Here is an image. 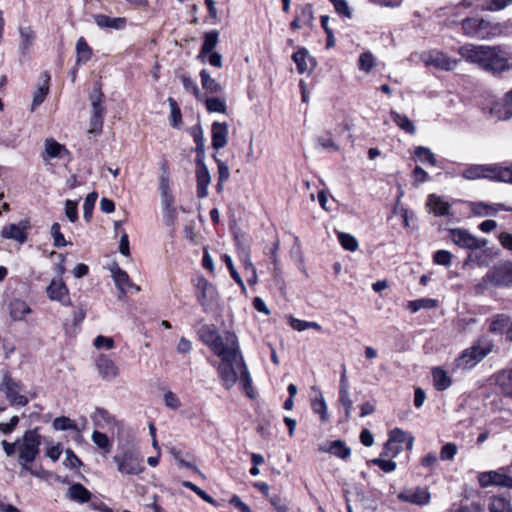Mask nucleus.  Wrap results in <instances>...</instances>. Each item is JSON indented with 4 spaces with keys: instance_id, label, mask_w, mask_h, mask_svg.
Wrapping results in <instances>:
<instances>
[{
    "instance_id": "nucleus-1",
    "label": "nucleus",
    "mask_w": 512,
    "mask_h": 512,
    "mask_svg": "<svg viewBox=\"0 0 512 512\" xmlns=\"http://www.w3.org/2000/svg\"><path fill=\"white\" fill-rule=\"evenodd\" d=\"M200 339L221 359L218 374L222 385L231 389L239 380L244 391L252 397V379L242 357L235 333L219 334L214 325H205L199 331Z\"/></svg>"
},
{
    "instance_id": "nucleus-2",
    "label": "nucleus",
    "mask_w": 512,
    "mask_h": 512,
    "mask_svg": "<svg viewBox=\"0 0 512 512\" xmlns=\"http://www.w3.org/2000/svg\"><path fill=\"white\" fill-rule=\"evenodd\" d=\"M113 461L117 466L118 472L122 475H139L145 470L143 458L140 452L132 447L124 449L115 454Z\"/></svg>"
},
{
    "instance_id": "nucleus-3",
    "label": "nucleus",
    "mask_w": 512,
    "mask_h": 512,
    "mask_svg": "<svg viewBox=\"0 0 512 512\" xmlns=\"http://www.w3.org/2000/svg\"><path fill=\"white\" fill-rule=\"evenodd\" d=\"M481 285L488 287H509L512 285V261H506L490 269L482 278Z\"/></svg>"
},
{
    "instance_id": "nucleus-4",
    "label": "nucleus",
    "mask_w": 512,
    "mask_h": 512,
    "mask_svg": "<svg viewBox=\"0 0 512 512\" xmlns=\"http://www.w3.org/2000/svg\"><path fill=\"white\" fill-rule=\"evenodd\" d=\"M41 437L37 430L26 431L21 438L17 439L18 460L33 462L39 454Z\"/></svg>"
},
{
    "instance_id": "nucleus-5",
    "label": "nucleus",
    "mask_w": 512,
    "mask_h": 512,
    "mask_svg": "<svg viewBox=\"0 0 512 512\" xmlns=\"http://www.w3.org/2000/svg\"><path fill=\"white\" fill-rule=\"evenodd\" d=\"M491 351L492 344L487 340H480L471 348L463 351L461 356L457 359V367L462 369L472 368Z\"/></svg>"
},
{
    "instance_id": "nucleus-6",
    "label": "nucleus",
    "mask_w": 512,
    "mask_h": 512,
    "mask_svg": "<svg viewBox=\"0 0 512 512\" xmlns=\"http://www.w3.org/2000/svg\"><path fill=\"white\" fill-rule=\"evenodd\" d=\"M512 69V53L501 47L489 46L485 70L503 72Z\"/></svg>"
},
{
    "instance_id": "nucleus-7",
    "label": "nucleus",
    "mask_w": 512,
    "mask_h": 512,
    "mask_svg": "<svg viewBox=\"0 0 512 512\" xmlns=\"http://www.w3.org/2000/svg\"><path fill=\"white\" fill-rule=\"evenodd\" d=\"M0 391L5 394L11 405L26 406L29 403L23 386L8 376H5L0 384Z\"/></svg>"
},
{
    "instance_id": "nucleus-8",
    "label": "nucleus",
    "mask_w": 512,
    "mask_h": 512,
    "mask_svg": "<svg viewBox=\"0 0 512 512\" xmlns=\"http://www.w3.org/2000/svg\"><path fill=\"white\" fill-rule=\"evenodd\" d=\"M449 239L457 246L469 250L481 249L487 244L485 239H480L469 231L461 228L450 229Z\"/></svg>"
},
{
    "instance_id": "nucleus-9",
    "label": "nucleus",
    "mask_w": 512,
    "mask_h": 512,
    "mask_svg": "<svg viewBox=\"0 0 512 512\" xmlns=\"http://www.w3.org/2000/svg\"><path fill=\"white\" fill-rule=\"evenodd\" d=\"M420 58L425 65H431L437 69L445 71L455 69L459 62L457 59L452 58L439 50H430L423 52Z\"/></svg>"
},
{
    "instance_id": "nucleus-10",
    "label": "nucleus",
    "mask_w": 512,
    "mask_h": 512,
    "mask_svg": "<svg viewBox=\"0 0 512 512\" xmlns=\"http://www.w3.org/2000/svg\"><path fill=\"white\" fill-rule=\"evenodd\" d=\"M500 166L473 164L467 166L461 176L467 180L492 179L499 181Z\"/></svg>"
},
{
    "instance_id": "nucleus-11",
    "label": "nucleus",
    "mask_w": 512,
    "mask_h": 512,
    "mask_svg": "<svg viewBox=\"0 0 512 512\" xmlns=\"http://www.w3.org/2000/svg\"><path fill=\"white\" fill-rule=\"evenodd\" d=\"M488 51L489 46H477L473 44H465L458 49V53L463 59L470 63L477 64L483 69H485L487 63Z\"/></svg>"
},
{
    "instance_id": "nucleus-12",
    "label": "nucleus",
    "mask_w": 512,
    "mask_h": 512,
    "mask_svg": "<svg viewBox=\"0 0 512 512\" xmlns=\"http://www.w3.org/2000/svg\"><path fill=\"white\" fill-rule=\"evenodd\" d=\"M478 482L484 488L495 485L512 489V477L508 476L502 469L480 473Z\"/></svg>"
},
{
    "instance_id": "nucleus-13",
    "label": "nucleus",
    "mask_w": 512,
    "mask_h": 512,
    "mask_svg": "<svg viewBox=\"0 0 512 512\" xmlns=\"http://www.w3.org/2000/svg\"><path fill=\"white\" fill-rule=\"evenodd\" d=\"M46 293L51 301L59 302L63 306L71 305L69 289L62 278L52 279L46 288Z\"/></svg>"
},
{
    "instance_id": "nucleus-14",
    "label": "nucleus",
    "mask_w": 512,
    "mask_h": 512,
    "mask_svg": "<svg viewBox=\"0 0 512 512\" xmlns=\"http://www.w3.org/2000/svg\"><path fill=\"white\" fill-rule=\"evenodd\" d=\"M397 498L402 502H408L418 506H425L430 503L431 494L427 488L413 487L402 490Z\"/></svg>"
},
{
    "instance_id": "nucleus-15",
    "label": "nucleus",
    "mask_w": 512,
    "mask_h": 512,
    "mask_svg": "<svg viewBox=\"0 0 512 512\" xmlns=\"http://www.w3.org/2000/svg\"><path fill=\"white\" fill-rule=\"evenodd\" d=\"M196 181L198 198H206L209 194L208 187L211 183V175L204 163L203 156L196 160Z\"/></svg>"
},
{
    "instance_id": "nucleus-16",
    "label": "nucleus",
    "mask_w": 512,
    "mask_h": 512,
    "mask_svg": "<svg viewBox=\"0 0 512 512\" xmlns=\"http://www.w3.org/2000/svg\"><path fill=\"white\" fill-rule=\"evenodd\" d=\"M217 296L215 287L204 278H200L196 285V297L200 305L206 309Z\"/></svg>"
},
{
    "instance_id": "nucleus-17",
    "label": "nucleus",
    "mask_w": 512,
    "mask_h": 512,
    "mask_svg": "<svg viewBox=\"0 0 512 512\" xmlns=\"http://www.w3.org/2000/svg\"><path fill=\"white\" fill-rule=\"evenodd\" d=\"M470 208L472 213L478 217H492L500 211H512L511 206H506L502 203L472 202Z\"/></svg>"
},
{
    "instance_id": "nucleus-18",
    "label": "nucleus",
    "mask_w": 512,
    "mask_h": 512,
    "mask_svg": "<svg viewBox=\"0 0 512 512\" xmlns=\"http://www.w3.org/2000/svg\"><path fill=\"white\" fill-rule=\"evenodd\" d=\"M96 368L102 379L111 381L117 377L119 368L115 362L105 355H100L96 360Z\"/></svg>"
},
{
    "instance_id": "nucleus-19",
    "label": "nucleus",
    "mask_w": 512,
    "mask_h": 512,
    "mask_svg": "<svg viewBox=\"0 0 512 512\" xmlns=\"http://www.w3.org/2000/svg\"><path fill=\"white\" fill-rule=\"evenodd\" d=\"M229 127L225 122H214L211 126L212 147L215 150L224 148L228 142Z\"/></svg>"
},
{
    "instance_id": "nucleus-20",
    "label": "nucleus",
    "mask_w": 512,
    "mask_h": 512,
    "mask_svg": "<svg viewBox=\"0 0 512 512\" xmlns=\"http://www.w3.org/2000/svg\"><path fill=\"white\" fill-rule=\"evenodd\" d=\"M28 227L27 221H22L19 224H10L3 227L1 235L5 239H13L22 244L27 240L25 230L28 229Z\"/></svg>"
},
{
    "instance_id": "nucleus-21",
    "label": "nucleus",
    "mask_w": 512,
    "mask_h": 512,
    "mask_svg": "<svg viewBox=\"0 0 512 512\" xmlns=\"http://www.w3.org/2000/svg\"><path fill=\"white\" fill-rule=\"evenodd\" d=\"M505 28V23L491 22L485 19H481L478 38L491 39L494 37L501 36L505 33Z\"/></svg>"
},
{
    "instance_id": "nucleus-22",
    "label": "nucleus",
    "mask_w": 512,
    "mask_h": 512,
    "mask_svg": "<svg viewBox=\"0 0 512 512\" xmlns=\"http://www.w3.org/2000/svg\"><path fill=\"white\" fill-rule=\"evenodd\" d=\"M300 74L311 72L315 68V61L305 48H299L292 56Z\"/></svg>"
},
{
    "instance_id": "nucleus-23",
    "label": "nucleus",
    "mask_w": 512,
    "mask_h": 512,
    "mask_svg": "<svg viewBox=\"0 0 512 512\" xmlns=\"http://www.w3.org/2000/svg\"><path fill=\"white\" fill-rule=\"evenodd\" d=\"M491 113L499 120L505 121L512 118V91L505 95L502 102L492 106Z\"/></svg>"
},
{
    "instance_id": "nucleus-24",
    "label": "nucleus",
    "mask_w": 512,
    "mask_h": 512,
    "mask_svg": "<svg viewBox=\"0 0 512 512\" xmlns=\"http://www.w3.org/2000/svg\"><path fill=\"white\" fill-rule=\"evenodd\" d=\"M320 452L330 453L334 456L347 459L350 457L351 449L341 440H335L319 446Z\"/></svg>"
},
{
    "instance_id": "nucleus-25",
    "label": "nucleus",
    "mask_w": 512,
    "mask_h": 512,
    "mask_svg": "<svg viewBox=\"0 0 512 512\" xmlns=\"http://www.w3.org/2000/svg\"><path fill=\"white\" fill-rule=\"evenodd\" d=\"M312 391L314 392L313 397L311 398V407L314 413L320 416V419L323 422H327L329 420V414L327 411V404L324 399L323 393L317 387H312Z\"/></svg>"
},
{
    "instance_id": "nucleus-26",
    "label": "nucleus",
    "mask_w": 512,
    "mask_h": 512,
    "mask_svg": "<svg viewBox=\"0 0 512 512\" xmlns=\"http://www.w3.org/2000/svg\"><path fill=\"white\" fill-rule=\"evenodd\" d=\"M111 273L115 284L121 293H126L130 288H134L136 291L140 290L138 286L131 282L128 274L118 266L113 267L111 269Z\"/></svg>"
},
{
    "instance_id": "nucleus-27",
    "label": "nucleus",
    "mask_w": 512,
    "mask_h": 512,
    "mask_svg": "<svg viewBox=\"0 0 512 512\" xmlns=\"http://www.w3.org/2000/svg\"><path fill=\"white\" fill-rule=\"evenodd\" d=\"M95 426L102 429H113L117 425L115 418L105 409L97 408L92 414Z\"/></svg>"
},
{
    "instance_id": "nucleus-28",
    "label": "nucleus",
    "mask_w": 512,
    "mask_h": 512,
    "mask_svg": "<svg viewBox=\"0 0 512 512\" xmlns=\"http://www.w3.org/2000/svg\"><path fill=\"white\" fill-rule=\"evenodd\" d=\"M41 81L42 83L36 88V90L33 93L31 111H34L39 105H41L48 94L50 76L47 72L42 73Z\"/></svg>"
},
{
    "instance_id": "nucleus-29",
    "label": "nucleus",
    "mask_w": 512,
    "mask_h": 512,
    "mask_svg": "<svg viewBox=\"0 0 512 512\" xmlns=\"http://www.w3.org/2000/svg\"><path fill=\"white\" fill-rule=\"evenodd\" d=\"M427 206L436 216H445L449 214L450 204L441 197L430 194L427 200Z\"/></svg>"
},
{
    "instance_id": "nucleus-30",
    "label": "nucleus",
    "mask_w": 512,
    "mask_h": 512,
    "mask_svg": "<svg viewBox=\"0 0 512 512\" xmlns=\"http://www.w3.org/2000/svg\"><path fill=\"white\" fill-rule=\"evenodd\" d=\"M95 23L101 28H111L115 30H122L126 26V19L123 17H108L103 14H98L94 16Z\"/></svg>"
},
{
    "instance_id": "nucleus-31",
    "label": "nucleus",
    "mask_w": 512,
    "mask_h": 512,
    "mask_svg": "<svg viewBox=\"0 0 512 512\" xmlns=\"http://www.w3.org/2000/svg\"><path fill=\"white\" fill-rule=\"evenodd\" d=\"M218 39H219L218 31L212 30V31L206 32L204 34V40H203V44L200 49L198 58L201 59L202 61H204L209 53L214 52L213 50L218 43Z\"/></svg>"
},
{
    "instance_id": "nucleus-32",
    "label": "nucleus",
    "mask_w": 512,
    "mask_h": 512,
    "mask_svg": "<svg viewBox=\"0 0 512 512\" xmlns=\"http://www.w3.org/2000/svg\"><path fill=\"white\" fill-rule=\"evenodd\" d=\"M67 497L78 503H86L91 499V493L80 483H74L68 488Z\"/></svg>"
},
{
    "instance_id": "nucleus-33",
    "label": "nucleus",
    "mask_w": 512,
    "mask_h": 512,
    "mask_svg": "<svg viewBox=\"0 0 512 512\" xmlns=\"http://www.w3.org/2000/svg\"><path fill=\"white\" fill-rule=\"evenodd\" d=\"M10 316L15 321H22L32 312L30 306L23 300L16 299L9 305Z\"/></svg>"
},
{
    "instance_id": "nucleus-34",
    "label": "nucleus",
    "mask_w": 512,
    "mask_h": 512,
    "mask_svg": "<svg viewBox=\"0 0 512 512\" xmlns=\"http://www.w3.org/2000/svg\"><path fill=\"white\" fill-rule=\"evenodd\" d=\"M389 439H393L394 443L398 445H403V448L405 447L407 450L413 449L414 437L400 428L391 430L389 433Z\"/></svg>"
},
{
    "instance_id": "nucleus-35",
    "label": "nucleus",
    "mask_w": 512,
    "mask_h": 512,
    "mask_svg": "<svg viewBox=\"0 0 512 512\" xmlns=\"http://www.w3.org/2000/svg\"><path fill=\"white\" fill-rule=\"evenodd\" d=\"M496 384L505 396L512 398V368L501 371L497 375Z\"/></svg>"
},
{
    "instance_id": "nucleus-36",
    "label": "nucleus",
    "mask_w": 512,
    "mask_h": 512,
    "mask_svg": "<svg viewBox=\"0 0 512 512\" xmlns=\"http://www.w3.org/2000/svg\"><path fill=\"white\" fill-rule=\"evenodd\" d=\"M104 95L101 92L99 87H95L91 92L89 99L91 101L92 113L93 116H102L105 115V107L103 105Z\"/></svg>"
},
{
    "instance_id": "nucleus-37",
    "label": "nucleus",
    "mask_w": 512,
    "mask_h": 512,
    "mask_svg": "<svg viewBox=\"0 0 512 512\" xmlns=\"http://www.w3.org/2000/svg\"><path fill=\"white\" fill-rule=\"evenodd\" d=\"M391 119L393 122L403 131L410 135H414L416 133V128L414 123L404 114H400L394 110L390 112Z\"/></svg>"
},
{
    "instance_id": "nucleus-38",
    "label": "nucleus",
    "mask_w": 512,
    "mask_h": 512,
    "mask_svg": "<svg viewBox=\"0 0 512 512\" xmlns=\"http://www.w3.org/2000/svg\"><path fill=\"white\" fill-rule=\"evenodd\" d=\"M433 383L437 390L443 391L449 388L452 384L450 377L447 375V372L443 370L441 367H435L432 370Z\"/></svg>"
},
{
    "instance_id": "nucleus-39",
    "label": "nucleus",
    "mask_w": 512,
    "mask_h": 512,
    "mask_svg": "<svg viewBox=\"0 0 512 512\" xmlns=\"http://www.w3.org/2000/svg\"><path fill=\"white\" fill-rule=\"evenodd\" d=\"M200 78L201 85L206 92L211 94H218L222 92L223 89L220 83L216 79L212 78L206 69H203L200 72Z\"/></svg>"
},
{
    "instance_id": "nucleus-40",
    "label": "nucleus",
    "mask_w": 512,
    "mask_h": 512,
    "mask_svg": "<svg viewBox=\"0 0 512 512\" xmlns=\"http://www.w3.org/2000/svg\"><path fill=\"white\" fill-rule=\"evenodd\" d=\"M489 512H512V503L502 496H493L489 500Z\"/></svg>"
},
{
    "instance_id": "nucleus-41",
    "label": "nucleus",
    "mask_w": 512,
    "mask_h": 512,
    "mask_svg": "<svg viewBox=\"0 0 512 512\" xmlns=\"http://www.w3.org/2000/svg\"><path fill=\"white\" fill-rule=\"evenodd\" d=\"M510 319L507 315L498 314L491 318L489 330L491 332H499L502 333L504 331L507 332L508 327L510 326Z\"/></svg>"
},
{
    "instance_id": "nucleus-42",
    "label": "nucleus",
    "mask_w": 512,
    "mask_h": 512,
    "mask_svg": "<svg viewBox=\"0 0 512 512\" xmlns=\"http://www.w3.org/2000/svg\"><path fill=\"white\" fill-rule=\"evenodd\" d=\"M481 18H466L461 22L462 31L466 36L478 38Z\"/></svg>"
},
{
    "instance_id": "nucleus-43",
    "label": "nucleus",
    "mask_w": 512,
    "mask_h": 512,
    "mask_svg": "<svg viewBox=\"0 0 512 512\" xmlns=\"http://www.w3.org/2000/svg\"><path fill=\"white\" fill-rule=\"evenodd\" d=\"M45 150L43 159L47 160L48 158H55L60 156L62 151H65V147L54 139H47L44 144Z\"/></svg>"
},
{
    "instance_id": "nucleus-44",
    "label": "nucleus",
    "mask_w": 512,
    "mask_h": 512,
    "mask_svg": "<svg viewBox=\"0 0 512 512\" xmlns=\"http://www.w3.org/2000/svg\"><path fill=\"white\" fill-rule=\"evenodd\" d=\"M77 63H86L92 55L91 48L83 37L79 38L76 43Z\"/></svg>"
},
{
    "instance_id": "nucleus-45",
    "label": "nucleus",
    "mask_w": 512,
    "mask_h": 512,
    "mask_svg": "<svg viewBox=\"0 0 512 512\" xmlns=\"http://www.w3.org/2000/svg\"><path fill=\"white\" fill-rule=\"evenodd\" d=\"M437 306V301L432 298H422L418 300H413L408 302V309L415 313L420 309H432Z\"/></svg>"
},
{
    "instance_id": "nucleus-46",
    "label": "nucleus",
    "mask_w": 512,
    "mask_h": 512,
    "mask_svg": "<svg viewBox=\"0 0 512 512\" xmlns=\"http://www.w3.org/2000/svg\"><path fill=\"white\" fill-rule=\"evenodd\" d=\"M205 104L209 112L226 113L227 105L224 99L210 97L205 100Z\"/></svg>"
},
{
    "instance_id": "nucleus-47",
    "label": "nucleus",
    "mask_w": 512,
    "mask_h": 512,
    "mask_svg": "<svg viewBox=\"0 0 512 512\" xmlns=\"http://www.w3.org/2000/svg\"><path fill=\"white\" fill-rule=\"evenodd\" d=\"M237 252H238V258L243 264L245 270L249 271L254 269V265L252 263L249 249L243 246L239 241H237Z\"/></svg>"
},
{
    "instance_id": "nucleus-48",
    "label": "nucleus",
    "mask_w": 512,
    "mask_h": 512,
    "mask_svg": "<svg viewBox=\"0 0 512 512\" xmlns=\"http://www.w3.org/2000/svg\"><path fill=\"white\" fill-rule=\"evenodd\" d=\"M482 508L480 504L472 502V503H453L449 508L448 512H481Z\"/></svg>"
},
{
    "instance_id": "nucleus-49",
    "label": "nucleus",
    "mask_w": 512,
    "mask_h": 512,
    "mask_svg": "<svg viewBox=\"0 0 512 512\" xmlns=\"http://www.w3.org/2000/svg\"><path fill=\"white\" fill-rule=\"evenodd\" d=\"M415 155L420 159L423 163H429L432 166L437 164V160L432 151L424 146H418L415 149Z\"/></svg>"
},
{
    "instance_id": "nucleus-50",
    "label": "nucleus",
    "mask_w": 512,
    "mask_h": 512,
    "mask_svg": "<svg viewBox=\"0 0 512 512\" xmlns=\"http://www.w3.org/2000/svg\"><path fill=\"white\" fill-rule=\"evenodd\" d=\"M338 240L342 247L348 251L354 252L358 248V241L356 238L348 233H338Z\"/></svg>"
},
{
    "instance_id": "nucleus-51",
    "label": "nucleus",
    "mask_w": 512,
    "mask_h": 512,
    "mask_svg": "<svg viewBox=\"0 0 512 512\" xmlns=\"http://www.w3.org/2000/svg\"><path fill=\"white\" fill-rule=\"evenodd\" d=\"M97 197H98V195L96 192H91L85 197L84 204H83V215H84V218L86 221H90V219L92 217V212H93Z\"/></svg>"
},
{
    "instance_id": "nucleus-52",
    "label": "nucleus",
    "mask_w": 512,
    "mask_h": 512,
    "mask_svg": "<svg viewBox=\"0 0 512 512\" xmlns=\"http://www.w3.org/2000/svg\"><path fill=\"white\" fill-rule=\"evenodd\" d=\"M92 441L99 449H102L105 452H109L111 449V443L107 435L102 432H99L97 430L93 431Z\"/></svg>"
},
{
    "instance_id": "nucleus-53",
    "label": "nucleus",
    "mask_w": 512,
    "mask_h": 512,
    "mask_svg": "<svg viewBox=\"0 0 512 512\" xmlns=\"http://www.w3.org/2000/svg\"><path fill=\"white\" fill-rule=\"evenodd\" d=\"M52 425L55 430H77L75 422L64 416L55 418Z\"/></svg>"
},
{
    "instance_id": "nucleus-54",
    "label": "nucleus",
    "mask_w": 512,
    "mask_h": 512,
    "mask_svg": "<svg viewBox=\"0 0 512 512\" xmlns=\"http://www.w3.org/2000/svg\"><path fill=\"white\" fill-rule=\"evenodd\" d=\"M222 260L225 262V264L231 274V277L244 290L245 289L244 282H243L241 276L239 275V273L237 272V270L235 269L231 256H229L228 254H224L222 256Z\"/></svg>"
},
{
    "instance_id": "nucleus-55",
    "label": "nucleus",
    "mask_w": 512,
    "mask_h": 512,
    "mask_svg": "<svg viewBox=\"0 0 512 512\" xmlns=\"http://www.w3.org/2000/svg\"><path fill=\"white\" fill-rule=\"evenodd\" d=\"M374 56L371 52H363L359 57V69L368 73L374 67Z\"/></svg>"
},
{
    "instance_id": "nucleus-56",
    "label": "nucleus",
    "mask_w": 512,
    "mask_h": 512,
    "mask_svg": "<svg viewBox=\"0 0 512 512\" xmlns=\"http://www.w3.org/2000/svg\"><path fill=\"white\" fill-rule=\"evenodd\" d=\"M50 234L53 238V244L55 247H63L68 244L63 234L60 232V224L53 223L50 229Z\"/></svg>"
},
{
    "instance_id": "nucleus-57",
    "label": "nucleus",
    "mask_w": 512,
    "mask_h": 512,
    "mask_svg": "<svg viewBox=\"0 0 512 512\" xmlns=\"http://www.w3.org/2000/svg\"><path fill=\"white\" fill-rule=\"evenodd\" d=\"M402 450H403V445H398V444L394 443L393 439L388 438V440L384 446L382 455L385 457L393 458V457H396Z\"/></svg>"
},
{
    "instance_id": "nucleus-58",
    "label": "nucleus",
    "mask_w": 512,
    "mask_h": 512,
    "mask_svg": "<svg viewBox=\"0 0 512 512\" xmlns=\"http://www.w3.org/2000/svg\"><path fill=\"white\" fill-rule=\"evenodd\" d=\"M339 401L345 409L347 418L351 416L353 402L350 398L349 389L339 390Z\"/></svg>"
},
{
    "instance_id": "nucleus-59",
    "label": "nucleus",
    "mask_w": 512,
    "mask_h": 512,
    "mask_svg": "<svg viewBox=\"0 0 512 512\" xmlns=\"http://www.w3.org/2000/svg\"><path fill=\"white\" fill-rule=\"evenodd\" d=\"M181 81H182L184 89L188 93L193 94L198 99L201 98V96H200V89H199L197 83L193 79H191L188 76L182 75L181 76Z\"/></svg>"
},
{
    "instance_id": "nucleus-60",
    "label": "nucleus",
    "mask_w": 512,
    "mask_h": 512,
    "mask_svg": "<svg viewBox=\"0 0 512 512\" xmlns=\"http://www.w3.org/2000/svg\"><path fill=\"white\" fill-rule=\"evenodd\" d=\"M299 19L305 26H312L314 16L311 5H304L301 7L300 12L297 13Z\"/></svg>"
},
{
    "instance_id": "nucleus-61",
    "label": "nucleus",
    "mask_w": 512,
    "mask_h": 512,
    "mask_svg": "<svg viewBox=\"0 0 512 512\" xmlns=\"http://www.w3.org/2000/svg\"><path fill=\"white\" fill-rule=\"evenodd\" d=\"M330 2L333 4L335 11L339 15H342L347 18L352 17V11L346 0H330Z\"/></svg>"
},
{
    "instance_id": "nucleus-62",
    "label": "nucleus",
    "mask_w": 512,
    "mask_h": 512,
    "mask_svg": "<svg viewBox=\"0 0 512 512\" xmlns=\"http://www.w3.org/2000/svg\"><path fill=\"white\" fill-rule=\"evenodd\" d=\"M433 260L438 265L450 266L452 260V254L447 250H438L433 255Z\"/></svg>"
},
{
    "instance_id": "nucleus-63",
    "label": "nucleus",
    "mask_w": 512,
    "mask_h": 512,
    "mask_svg": "<svg viewBox=\"0 0 512 512\" xmlns=\"http://www.w3.org/2000/svg\"><path fill=\"white\" fill-rule=\"evenodd\" d=\"M20 35H21V42H20L21 49H23V50L29 49L32 46L33 41H34L33 31L27 27V28L21 29Z\"/></svg>"
},
{
    "instance_id": "nucleus-64",
    "label": "nucleus",
    "mask_w": 512,
    "mask_h": 512,
    "mask_svg": "<svg viewBox=\"0 0 512 512\" xmlns=\"http://www.w3.org/2000/svg\"><path fill=\"white\" fill-rule=\"evenodd\" d=\"M512 5V0H491L486 6L481 9L486 11H500Z\"/></svg>"
}]
</instances>
